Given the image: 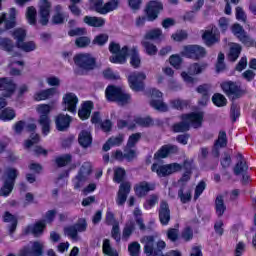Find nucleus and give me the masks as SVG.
<instances>
[{
  "mask_svg": "<svg viewBox=\"0 0 256 256\" xmlns=\"http://www.w3.org/2000/svg\"><path fill=\"white\" fill-rule=\"evenodd\" d=\"M209 91H211L209 84H204L197 88V92L202 95V100L199 101L200 105H207V101H209Z\"/></svg>",
  "mask_w": 256,
  "mask_h": 256,
  "instance_id": "obj_36",
  "label": "nucleus"
},
{
  "mask_svg": "<svg viewBox=\"0 0 256 256\" xmlns=\"http://www.w3.org/2000/svg\"><path fill=\"white\" fill-rule=\"evenodd\" d=\"M179 151V148L175 145H164L161 147V149L154 155L155 159H165V157H168L169 155L173 153H177Z\"/></svg>",
  "mask_w": 256,
  "mask_h": 256,
  "instance_id": "obj_27",
  "label": "nucleus"
},
{
  "mask_svg": "<svg viewBox=\"0 0 256 256\" xmlns=\"http://www.w3.org/2000/svg\"><path fill=\"white\" fill-rule=\"evenodd\" d=\"M147 79V75L143 72H133L128 76V83L132 91H143L145 84L143 81Z\"/></svg>",
  "mask_w": 256,
  "mask_h": 256,
  "instance_id": "obj_11",
  "label": "nucleus"
},
{
  "mask_svg": "<svg viewBox=\"0 0 256 256\" xmlns=\"http://www.w3.org/2000/svg\"><path fill=\"white\" fill-rule=\"evenodd\" d=\"M195 51H198L197 45H187L183 47L181 51L182 57H187L188 59H194Z\"/></svg>",
  "mask_w": 256,
  "mask_h": 256,
  "instance_id": "obj_45",
  "label": "nucleus"
},
{
  "mask_svg": "<svg viewBox=\"0 0 256 256\" xmlns=\"http://www.w3.org/2000/svg\"><path fill=\"white\" fill-rule=\"evenodd\" d=\"M103 253H105V255L108 256H113V255H117V250L113 249V247H111V242L109 241V239H105L103 241Z\"/></svg>",
  "mask_w": 256,
  "mask_h": 256,
  "instance_id": "obj_52",
  "label": "nucleus"
},
{
  "mask_svg": "<svg viewBox=\"0 0 256 256\" xmlns=\"http://www.w3.org/2000/svg\"><path fill=\"white\" fill-rule=\"evenodd\" d=\"M93 171V165L91 162H84L80 168L78 175L73 180L74 188L80 189V187L87 181V177L91 175Z\"/></svg>",
  "mask_w": 256,
  "mask_h": 256,
  "instance_id": "obj_10",
  "label": "nucleus"
},
{
  "mask_svg": "<svg viewBox=\"0 0 256 256\" xmlns=\"http://www.w3.org/2000/svg\"><path fill=\"white\" fill-rule=\"evenodd\" d=\"M128 252L130 253V256H139V253H141V244L139 242H131L128 245Z\"/></svg>",
  "mask_w": 256,
  "mask_h": 256,
  "instance_id": "obj_55",
  "label": "nucleus"
},
{
  "mask_svg": "<svg viewBox=\"0 0 256 256\" xmlns=\"http://www.w3.org/2000/svg\"><path fill=\"white\" fill-rule=\"evenodd\" d=\"M18 49L24 51L25 53H31V51H35L37 49V45L33 41L23 42L19 46Z\"/></svg>",
  "mask_w": 256,
  "mask_h": 256,
  "instance_id": "obj_50",
  "label": "nucleus"
},
{
  "mask_svg": "<svg viewBox=\"0 0 256 256\" xmlns=\"http://www.w3.org/2000/svg\"><path fill=\"white\" fill-rule=\"evenodd\" d=\"M203 123V114L202 112L184 114L182 115V122L176 123L173 126V131L175 133H183L185 131H189L190 125L197 129Z\"/></svg>",
  "mask_w": 256,
  "mask_h": 256,
  "instance_id": "obj_1",
  "label": "nucleus"
},
{
  "mask_svg": "<svg viewBox=\"0 0 256 256\" xmlns=\"http://www.w3.org/2000/svg\"><path fill=\"white\" fill-rule=\"evenodd\" d=\"M159 219L161 225H169V221H171V210L169 209V204L165 200L160 202Z\"/></svg>",
  "mask_w": 256,
  "mask_h": 256,
  "instance_id": "obj_22",
  "label": "nucleus"
},
{
  "mask_svg": "<svg viewBox=\"0 0 256 256\" xmlns=\"http://www.w3.org/2000/svg\"><path fill=\"white\" fill-rule=\"evenodd\" d=\"M57 93V89L55 88H48L45 90H41L34 94V101H45L49 99V97H53Z\"/></svg>",
  "mask_w": 256,
  "mask_h": 256,
  "instance_id": "obj_30",
  "label": "nucleus"
},
{
  "mask_svg": "<svg viewBox=\"0 0 256 256\" xmlns=\"http://www.w3.org/2000/svg\"><path fill=\"white\" fill-rule=\"evenodd\" d=\"M202 39L208 47L215 45V43H219V29L213 26L211 29L206 30L202 35Z\"/></svg>",
  "mask_w": 256,
  "mask_h": 256,
  "instance_id": "obj_20",
  "label": "nucleus"
},
{
  "mask_svg": "<svg viewBox=\"0 0 256 256\" xmlns=\"http://www.w3.org/2000/svg\"><path fill=\"white\" fill-rule=\"evenodd\" d=\"M16 89H17V84L13 82V79L8 77L0 78V91H4V93H2V97H6V98L12 97Z\"/></svg>",
  "mask_w": 256,
  "mask_h": 256,
  "instance_id": "obj_16",
  "label": "nucleus"
},
{
  "mask_svg": "<svg viewBox=\"0 0 256 256\" xmlns=\"http://www.w3.org/2000/svg\"><path fill=\"white\" fill-rule=\"evenodd\" d=\"M12 37L16 41V47H19L20 44L25 42V39H27V30L23 28H16L12 32Z\"/></svg>",
  "mask_w": 256,
  "mask_h": 256,
  "instance_id": "obj_33",
  "label": "nucleus"
},
{
  "mask_svg": "<svg viewBox=\"0 0 256 256\" xmlns=\"http://www.w3.org/2000/svg\"><path fill=\"white\" fill-rule=\"evenodd\" d=\"M56 14L52 17V23L53 25H61L65 18L63 17V14H61V5H57L55 7Z\"/></svg>",
  "mask_w": 256,
  "mask_h": 256,
  "instance_id": "obj_54",
  "label": "nucleus"
},
{
  "mask_svg": "<svg viewBox=\"0 0 256 256\" xmlns=\"http://www.w3.org/2000/svg\"><path fill=\"white\" fill-rule=\"evenodd\" d=\"M170 65L174 67L175 69H181V63H183V59H181V56L175 54L170 56L169 58Z\"/></svg>",
  "mask_w": 256,
  "mask_h": 256,
  "instance_id": "obj_59",
  "label": "nucleus"
},
{
  "mask_svg": "<svg viewBox=\"0 0 256 256\" xmlns=\"http://www.w3.org/2000/svg\"><path fill=\"white\" fill-rule=\"evenodd\" d=\"M74 62L77 67L84 71H91L95 69V58L89 53H80L74 57Z\"/></svg>",
  "mask_w": 256,
  "mask_h": 256,
  "instance_id": "obj_9",
  "label": "nucleus"
},
{
  "mask_svg": "<svg viewBox=\"0 0 256 256\" xmlns=\"http://www.w3.org/2000/svg\"><path fill=\"white\" fill-rule=\"evenodd\" d=\"M0 47L2 51H6V53H13L15 49V43L8 37L0 38Z\"/></svg>",
  "mask_w": 256,
  "mask_h": 256,
  "instance_id": "obj_39",
  "label": "nucleus"
},
{
  "mask_svg": "<svg viewBox=\"0 0 256 256\" xmlns=\"http://www.w3.org/2000/svg\"><path fill=\"white\" fill-rule=\"evenodd\" d=\"M55 123L57 131H65V114H59L55 119Z\"/></svg>",
  "mask_w": 256,
  "mask_h": 256,
  "instance_id": "obj_60",
  "label": "nucleus"
},
{
  "mask_svg": "<svg viewBox=\"0 0 256 256\" xmlns=\"http://www.w3.org/2000/svg\"><path fill=\"white\" fill-rule=\"evenodd\" d=\"M39 23L43 27L49 24V17H51V3L49 0H41L39 3Z\"/></svg>",
  "mask_w": 256,
  "mask_h": 256,
  "instance_id": "obj_12",
  "label": "nucleus"
},
{
  "mask_svg": "<svg viewBox=\"0 0 256 256\" xmlns=\"http://www.w3.org/2000/svg\"><path fill=\"white\" fill-rule=\"evenodd\" d=\"M134 231H135V221L129 220L124 226L122 239H124V241H127L129 237L133 235Z\"/></svg>",
  "mask_w": 256,
  "mask_h": 256,
  "instance_id": "obj_41",
  "label": "nucleus"
},
{
  "mask_svg": "<svg viewBox=\"0 0 256 256\" xmlns=\"http://www.w3.org/2000/svg\"><path fill=\"white\" fill-rule=\"evenodd\" d=\"M142 47H144L145 53L150 55V57H153L159 51L157 46L149 40H142Z\"/></svg>",
  "mask_w": 256,
  "mask_h": 256,
  "instance_id": "obj_46",
  "label": "nucleus"
},
{
  "mask_svg": "<svg viewBox=\"0 0 256 256\" xmlns=\"http://www.w3.org/2000/svg\"><path fill=\"white\" fill-rule=\"evenodd\" d=\"M158 201H159V196L152 194L144 203V208H146L147 210L153 209V207L157 205Z\"/></svg>",
  "mask_w": 256,
  "mask_h": 256,
  "instance_id": "obj_56",
  "label": "nucleus"
},
{
  "mask_svg": "<svg viewBox=\"0 0 256 256\" xmlns=\"http://www.w3.org/2000/svg\"><path fill=\"white\" fill-rule=\"evenodd\" d=\"M43 243L34 241L31 248L24 247L19 251L18 256H43Z\"/></svg>",
  "mask_w": 256,
  "mask_h": 256,
  "instance_id": "obj_17",
  "label": "nucleus"
},
{
  "mask_svg": "<svg viewBox=\"0 0 256 256\" xmlns=\"http://www.w3.org/2000/svg\"><path fill=\"white\" fill-rule=\"evenodd\" d=\"M117 7H119V0H110L105 5H103V0H98L94 3L95 11L101 15H107V13L115 11Z\"/></svg>",
  "mask_w": 256,
  "mask_h": 256,
  "instance_id": "obj_14",
  "label": "nucleus"
},
{
  "mask_svg": "<svg viewBox=\"0 0 256 256\" xmlns=\"http://www.w3.org/2000/svg\"><path fill=\"white\" fill-rule=\"evenodd\" d=\"M141 139V133H135V134H132L129 139H128V142H127V147H135L137 145V143H139Z\"/></svg>",
  "mask_w": 256,
  "mask_h": 256,
  "instance_id": "obj_63",
  "label": "nucleus"
},
{
  "mask_svg": "<svg viewBox=\"0 0 256 256\" xmlns=\"http://www.w3.org/2000/svg\"><path fill=\"white\" fill-rule=\"evenodd\" d=\"M170 105L173 107V109H185V107L189 105V102L186 100L175 99L170 102Z\"/></svg>",
  "mask_w": 256,
  "mask_h": 256,
  "instance_id": "obj_61",
  "label": "nucleus"
},
{
  "mask_svg": "<svg viewBox=\"0 0 256 256\" xmlns=\"http://www.w3.org/2000/svg\"><path fill=\"white\" fill-rule=\"evenodd\" d=\"M130 55V65L137 69L141 65V57L139 56V52L137 48H131L128 50V54Z\"/></svg>",
  "mask_w": 256,
  "mask_h": 256,
  "instance_id": "obj_38",
  "label": "nucleus"
},
{
  "mask_svg": "<svg viewBox=\"0 0 256 256\" xmlns=\"http://www.w3.org/2000/svg\"><path fill=\"white\" fill-rule=\"evenodd\" d=\"M225 202L223 201V196H218L216 198V213L218 217H221L225 213Z\"/></svg>",
  "mask_w": 256,
  "mask_h": 256,
  "instance_id": "obj_51",
  "label": "nucleus"
},
{
  "mask_svg": "<svg viewBox=\"0 0 256 256\" xmlns=\"http://www.w3.org/2000/svg\"><path fill=\"white\" fill-rule=\"evenodd\" d=\"M15 188V184L13 182H9L4 180L2 187L0 188L1 197H9L11 193H13V189Z\"/></svg>",
  "mask_w": 256,
  "mask_h": 256,
  "instance_id": "obj_44",
  "label": "nucleus"
},
{
  "mask_svg": "<svg viewBox=\"0 0 256 256\" xmlns=\"http://www.w3.org/2000/svg\"><path fill=\"white\" fill-rule=\"evenodd\" d=\"M15 27H17V9L10 8L9 19L6 18L4 29L9 31L10 29H15Z\"/></svg>",
  "mask_w": 256,
  "mask_h": 256,
  "instance_id": "obj_28",
  "label": "nucleus"
},
{
  "mask_svg": "<svg viewBox=\"0 0 256 256\" xmlns=\"http://www.w3.org/2000/svg\"><path fill=\"white\" fill-rule=\"evenodd\" d=\"M124 137L123 135H118L116 137H111L108 141L103 145V151H109L111 147H119L121 143H123Z\"/></svg>",
  "mask_w": 256,
  "mask_h": 256,
  "instance_id": "obj_35",
  "label": "nucleus"
},
{
  "mask_svg": "<svg viewBox=\"0 0 256 256\" xmlns=\"http://www.w3.org/2000/svg\"><path fill=\"white\" fill-rule=\"evenodd\" d=\"M137 197H145L149 191H155V183L142 181L134 186Z\"/></svg>",
  "mask_w": 256,
  "mask_h": 256,
  "instance_id": "obj_21",
  "label": "nucleus"
},
{
  "mask_svg": "<svg viewBox=\"0 0 256 256\" xmlns=\"http://www.w3.org/2000/svg\"><path fill=\"white\" fill-rule=\"evenodd\" d=\"M15 117H17V114L15 113V110L11 107L4 108L0 112L1 121H4V122L13 121Z\"/></svg>",
  "mask_w": 256,
  "mask_h": 256,
  "instance_id": "obj_40",
  "label": "nucleus"
},
{
  "mask_svg": "<svg viewBox=\"0 0 256 256\" xmlns=\"http://www.w3.org/2000/svg\"><path fill=\"white\" fill-rule=\"evenodd\" d=\"M133 214L134 217L136 218V223L139 226L140 231H145V223H143V218H141V209L135 208Z\"/></svg>",
  "mask_w": 256,
  "mask_h": 256,
  "instance_id": "obj_57",
  "label": "nucleus"
},
{
  "mask_svg": "<svg viewBox=\"0 0 256 256\" xmlns=\"http://www.w3.org/2000/svg\"><path fill=\"white\" fill-rule=\"evenodd\" d=\"M93 110V102L87 101L84 102L81 109L78 111V116L82 121H85V119H89L91 116V111Z\"/></svg>",
  "mask_w": 256,
  "mask_h": 256,
  "instance_id": "obj_31",
  "label": "nucleus"
},
{
  "mask_svg": "<svg viewBox=\"0 0 256 256\" xmlns=\"http://www.w3.org/2000/svg\"><path fill=\"white\" fill-rule=\"evenodd\" d=\"M214 147L218 150L220 147H227V133L221 131L219 133L218 139L216 140Z\"/></svg>",
  "mask_w": 256,
  "mask_h": 256,
  "instance_id": "obj_49",
  "label": "nucleus"
},
{
  "mask_svg": "<svg viewBox=\"0 0 256 256\" xmlns=\"http://www.w3.org/2000/svg\"><path fill=\"white\" fill-rule=\"evenodd\" d=\"M207 69V64L205 63H194L191 64L188 68L187 72H182L181 77L185 83L193 85L197 80L193 78V75H199V73H203Z\"/></svg>",
  "mask_w": 256,
  "mask_h": 256,
  "instance_id": "obj_8",
  "label": "nucleus"
},
{
  "mask_svg": "<svg viewBox=\"0 0 256 256\" xmlns=\"http://www.w3.org/2000/svg\"><path fill=\"white\" fill-rule=\"evenodd\" d=\"M163 9V4L157 1H151L147 5L146 13L149 21H155L158 17L159 12Z\"/></svg>",
  "mask_w": 256,
  "mask_h": 256,
  "instance_id": "obj_23",
  "label": "nucleus"
},
{
  "mask_svg": "<svg viewBox=\"0 0 256 256\" xmlns=\"http://www.w3.org/2000/svg\"><path fill=\"white\" fill-rule=\"evenodd\" d=\"M247 169H249V166H247L245 158H243V155L239 154L238 162L234 167V175H243L244 173H247Z\"/></svg>",
  "mask_w": 256,
  "mask_h": 256,
  "instance_id": "obj_32",
  "label": "nucleus"
},
{
  "mask_svg": "<svg viewBox=\"0 0 256 256\" xmlns=\"http://www.w3.org/2000/svg\"><path fill=\"white\" fill-rule=\"evenodd\" d=\"M109 51L114 55L110 57L111 63H115L118 65H123V63H127V55L129 53V48L124 46L121 49V46H119V44L112 42L109 45Z\"/></svg>",
  "mask_w": 256,
  "mask_h": 256,
  "instance_id": "obj_5",
  "label": "nucleus"
},
{
  "mask_svg": "<svg viewBox=\"0 0 256 256\" xmlns=\"http://www.w3.org/2000/svg\"><path fill=\"white\" fill-rule=\"evenodd\" d=\"M183 168L185 169V172L181 177V179L179 180V183H187V181L191 179V169H192L191 162L185 161Z\"/></svg>",
  "mask_w": 256,
  "mask_h": 256,
  "instance_id": "obj_48",
  "label": "nucleus"
},
{
  "mask_svg": "<svg viewBox=\"0 0 256 256\" xmlns=\"http://www.w3.org/2000/svg\"><path fill=\"white\" fill-rule=\"evenodd\" d=\"M232 33L235 35V37H237V39H239L241 43H243V45H246V47H253L254 42L247 34V32H245L243 26L239 24H234L232 26Z\"/></svg>",
  "mask_w": 256,
  "mask_h": 256,
  "instance_id": "obj_15",
  "label": "nucleus"
},
{
  "mask_svg": "<svg viewBox=\"0 0 256 256\" xmlns=\"http://www.w3.org/2000/svg\"><path fill=\"white\" fill-rule=\"evenodd\" d=\"M5 175L6 179L4 181L15 184V181H17V177H19V171L15 168L9 167L6 169Z\"/></svg>",
  "mask_w": 256,
  "mask_h": 256,
  "instance_id": "obj_47",
  "label": "nucleus"
},
{
  "mask_svg": "<svg viewBox=\"0 0 256 256\" xmlns=\"http://www.w3.org/2000/svg\"><path fill=\"white\" fill-rule=\"evenodd\" d=\"M212 102L216 107H225L227 105V98L223 94H214L212 97Z\"/></svg>",
  "mask_w": 256,
  "mask_h": 256,
  "instance_id": "obj_53",
  "label": "nucleus"
},
{
  "mask_svg": "<svg viewBox=\"0 0 256 256\" xmlns=\"http://www.w3.org/2000/svg\"><path fill=\"white\" fill-rule=\"evenodd\" d=\"M109 41V35L107 34H99L92 41L93 45H99V47H103L105 43Z\"/></svg>",
  "mask_w": 256,
  "mask_h": 256,
  "instance_id": "obj_58",
  "label": "nucleus"
},
{
  "mask_svg": "<svg viewBox=\"0 0 256 256\" xmlns=\"http://www.w3.org/2000/svg\"><path fill=\"white\" fill-rule=\"evenodd\" d=\"M157 39H163V32L159 28L148 31L145 34L143 40H146V41H157Z\"/></svg>",
  "mask_w": 256,
  "mask_h": 256,
  "instance_id": "obj_43",
  "label": "nucleus"
},
{
  "mask_svg": "<svg viewBox=\"0 0 256 256\" xmlns=\"http://www.w3.org/2000/svg\"><path fill=\"white\" fill-rule=\"evenodd\" d=\"M78 143L81 145V147H84V149H87V147H91V144L93 143V137L91 136V132L83 130L79 134Z\"/></svg>",
  "mask_w": 256,
  "mask_h": 256,
  "instance_id": "obj_29",
  "label": "nucleus"
},
{
  "mask_svg": "<svg viewBox=\"0 0 256 256\" xmlns=\"http://www.w3.org/2000/svg\"><path fill=\"white\" fill-rule=\"evenodd\" d=\"M77 103H79V98L74 93H67L65 96L66 110L69 113H77Z\"/></svg>",
  "mask_w": 256,
  "mask_h": 256,
  "instance_id": "obj_26",
  "label": "nucleus"
},
{
  "mask_svg": "<svg viewBox=\"0 0 256 256\" xmlns=\"http://www.w3.org/2000/svg\"><path fill=\"white\" fill-rule=\"evenodd\" d=\"M84 231H87V221L85 218H81L78 220V223H76L74 226L66 228V233L72 241H79V234L78 233H84Z\"/></svg>",
  "mask_w": 256,
  "mask_h": 256,
  "instance_id": "obj_13",
  "label": "nucleus"
},
{
  "mask_svg": "<svg viewBox=\"0 0 256 256\" xmlns=\"http://www.w3.org/2000/svg\"><path fill=\"white\" fill-rule=\"evenodd\" d=\"M125 179V169L123 168H116L114 170V181L115 183H121Z\"/></svg>",
  "mask_w": 256,
  "mask_h": 256,
  "instance_id": "obj_62",
  "label": "nucleus"
},
{
  "mask_svg": "<svg viewBox=\"0 0 256 256\" xmlns=\"http://www.w3.org/2000/svg\"><path fill=\"white\" fill-rule=\"evenodd\" d=\"M151 169L153 173H157L158 177H167L169 175H173V173H177V171H181L183 166H181L179 163H172L167 165L153 164Z\"/></svg>",
  "mask_w": 256,
  "mask_h": 256,
  "instance_id": "obj_6",
  "label": "nucleus"
},
{
  "mask_svg": "<svg viewBox=\"0 0 256 256\" xmlns=\"http://www.w3.org/2000/svg\"><path fill=\"white\" fill-rule=\"evenodd\" d=\"M84 23L89 27H103L105 25V19L102 17L85 16Z\"/></svg>",
  "mask_w": 256,
  "mask_h": 256,
  "instance_id": "obj_34",
  "label": "nucleus"
},
{
  "mask_svg": "<svg viewBox=\"0 0 256 256\" xmlns=\"http://www.w3.org/2000/svg\"><path fill=\"white\" fill-rule=\"evenodd\" d=\"M222 90L228 97H232V99H235L241 95V89H239V86L235 84L234 82H224L221 84Z\"/></svg>",
  "mask_w": 256,
  "mask_h": 256,
  "instance_id": "obj_24",
  "label": "nucleus"
},
{
  "mask_svg": "<svg viewBox=\"0 0 256 256\" xmlns=\"http://www.w3.org/2000/svg\"><path fill=\"white\" fill-rule=\"evenodd\" d=\"M105 95L108 101H115L118 105H127L131 101V95L117 86H108Z\"/></svg>",
  "mask_w": 256,
  "mask_h": 256,
  "instance_id": "obj_3",
  "label": "nucleus"
},
{
  "mask_svg": "<svg viewBox=\"0 0 256 256\" xmlns=\"http://www.w3.org/2000/svg\"><path fill=\"white\" fill-rule=\"evenodd\" d=\"M3 222L11 223L9 225L10 235H13V233H15V231H17V225H19V220L17 219V216L13 215L11 212H9V211L4 212Z\"/></svg>",
  "mask_w": 256,
  "mask_h": 256,
  "instance_id": "obj_25",
  "label": "nucleus"
},
{
  "mask_svg": "<svg viewBox=\"0 0 256 256\" xmlns=\"http://www.w3.org/2000/svg\"><path fill=\"white\" fill-rule=\"evenodd\" d=\"M36 111L39 114L38 123L42 127V135L47 137L51 133V105L39 104Z\"/></svg>",
  "mask_w": 256,
  "mask_h": 256,
  "instance_id": "obj_2",
  "label": "nucleus"
},
{
  "mask_svg": "<svg viewBox=\"0 0 256 256\" xmlns=\"http://www.w3.org/2000/svg\"><path fill=\"white\" fill-rule=\"evenodd\" d=\"M161 97H163V93L161 91L157 89H152L151 91L152 100L150 102V105L151 107L156 109V111L165 112L167 111V105L163 103V100H161Z\"/></svg>",
  "mask_w": 256,
  "mask_h": 256,
  "instance_id": "obj_18",
  "label": "nucleus"
},
{
  "mask_svg": "<svg viewBox=\"0 0 256 256\" xmlns=\"http://www.w3.org/2000/svg\"><path fill=\"white\" fill-rule=\"evenodd\" d=\"M129 193H131V183L130 182L121 183L117 193V198H116V204L119 207H122V205H125L127 201V197H129Z\"/></svg>",
  "mask_w": 256,
  "mask_h": 256,
  "instance_id": "obj_19",
  "label": "nucleus"
},
{
  "mask_svg": "<svg viewBox=\"0 0 256 256\" xmlns=\"http://www.w3.org/2000/svg\"><path fill=\"white\" fill-rule=\"evenodd\" d=\"M239 55H241V45L232 43L228 54L229 61H237V59H239Z\"/></svg>",
  "mask_w": 256,
  "mask_h": 256,
  "instance_id": "obj_42",
  "label": "nucleus"
},
{
  "mask_svg": "<svg viewBox=\"0 0 256 256\" xmlns=\"http://www.w3.org/2000/svg\"><path fill=\"white\" fill-rule=\"evenodd\" d=\"M26 21L33 27L37 25V9L34 6H29L26 9Z\"/></svg>",
  "mask_w": 256,
  "mask_h": 256,
  "instance_id": "obj_37",
  "label": "nucleus"
},
{
  "mask_svg": "<svg viewBox=\"0 0 256 256\" xmlns=\"http://www.w3.org/2000/svg\"><path fill=\"white\" fill-rule=\"evenodd\" d=\"M136 125L140 127H151L153 125V119L151 117H129L128 120H118V129H135Z\"/></svg>",
  "mask_w": 256,
  "mask_h": 256,
  "instance_id": "obj_4",
  "label": "nucleus"
},
{
  "mask_svg": "<svg viewBox=\"0 0 256 256\" xmlns=\"http://www.w3.org/2000/svg\"><path fill=\"white\" fill-rule=\"evenodd\" d=\"M178 197L181 203H189L191 201V191L183 192V189L178 191Z\"/></svg>",
  "mask_w": 256,
  "mask_h": 256,
  "instance_id": "obj_64",
  "label": "nucleus"
},
{
  "mask_svg": "<svg viewBox=\"0 0 256 256\" xmlns=\"http://www.w3.org/2000/svg\"><path fill=\"white\" fill-rule=\"evenodd\" d=\"M46 229L47 220L40 219L37 220L35 223L26 226L23 230V235H32L36 239H39V237H42L43 233H45Z\"/></svg>",
  "mask_w": 256,
  "mask_h": 256,
  "instance_id": "obj_7",
  "label": "nucleus"
}]
</instances>
